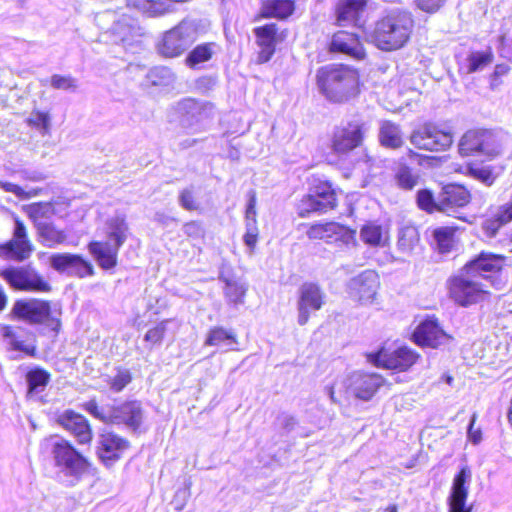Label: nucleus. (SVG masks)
<instances>
[{"label":"nucleus","mask_w":512,"mask_h":512,"mask_svg":"<svg viewBox=\"0 0 512 512\" xmlns=\"http://www.w3.org/2000/svg\"><path fill=\"white\" fill-rule=\"evenodd\" d=\"M499 52L501 57L512 62V37L506 32H502L499 37Z\"/></svg>","instance_id":"e2e57ef3"},{"label":"nucleus","mask_w":512,"mask_h":512,"mask_svg":"<svg viewBox=\"0 0 512 512\" xmlns=\"http://www.w3.org/2000/svg\"><path fill=\"white\" fill-rule=\"evenodd\" d=\"M324 298L325 295L319 285L312 282H305L301 285L297 303L299 325H305L311 314L321 309Z\"/></svg>","instance_id":"f3484780"},{"label":"nucleus","mask_w":512,"mask_h":512,"mask_svg":"<svg viewBox=\"0 0 512 512\" xmlns=\"http://www.w3.org/2000/svg\"><path fill=\"white\" fill-rule=\"evenodd\" d=\"M369 358L376 366L405 371L416 362L418 355L410 348L403 346L392 352L382 349L375 354H370Z\"/></svg>","instance_id":"a211bd4d"},{"label":"nucleus","mask_w":512,"mask_h":512,"mask_svg":"<svg viewBox=\"0 0 512 512\" xmlns=\"http://www.w3.org/2000/svg\"><path fill=\"white\" fill-rule=\"evenodd\" d=\"M0 275L15 289L24 291L49 292L50 284L31 267H10Z\"/></svg>","instance_id":"ddd939ff"},{"label":"nucleus","mask_w":512,"mask_h":512,"mask_svg":"<svg viewBox=\"0 0 512 512\" xmlns=\"http://www.w3.org/2000/svg\"><path fill=\"white\" fill-rule=\"evenodd\" d=\"M215 47L214 43H204L197 45L189 52L186 57V63L191 68H196L199 64L211 59Z\"/></svg>","instance_id":"4c0bfd02"},{"label":"nucleus","mask_w":512,"mask_h":512,"mask_svg":"<svg viewBox=\"0 0 512 512\" xmlns=\"http://www.w3.org/2000/svg\"><path fill=\"white\" fill-rule=\"evenodd\" d=\"M231 342L236 343V336L231 330H227L224 327L216 326L209 330L205 345L208 346H219L223 343Z\"/></svg>","instance_id":"37998d69"},{"label":"nucleus","mask_w":512,"mask_h":512,"mask_svg":"<svg viewBox=\"0 0 512 512\" xmlns=\"http://www.w3.org/2000/svg\"><path fill=\"white\" fill-rule=\"evenodd\" d=\"M120 248L110 241H92L88 244L89 252L104 270L113 269L117 265Z\"/></svg>","instance_id":"cd10ccee"},{"label":"nucleus","mask_w":512,"mask_h":512,"mask_svg":"<svg viewBox=\"0 0 512 512\" xmlns=\"http://www.w3.org/2000/svg\"><path fill=\"white\" fill-rule=\"evenodd\" d=\"M179 204L182 208L188 211L197 210L199 203L195 200L192 189H183L179 195Z\"/></svg>","instance_id":"bf43d9fd"},{"label":"nucleus","mask_w":512,"mask_h":512,"mask_svg":"<svg viewBox=\"0 0 512 512\" xmlns=\"http://www.w3.org/2000/svg\"><path fill=\"white\" fill-rule=\"evenodd\" d=\"M59 424L70 432L79 444H88L92 440V430L88 420L72 410L64 411L58 418Z\"/></svg>","instance_id":"5701e85b"},{"label":"nucleus","mask_w":512,"mask_h":512,"mask_svg":"<svg viewBox=\"0 0 512 512\" xmlns=\"http://www.w3.org/2000/svg\"><path fill=\"white\" fill-rule=\"evenodd\" d=\"M129 227L123 214H116L105 223L106 240L122 247L128 238Z\"/></svg>","instance_id":"c85d7f7f"},{"label":"nucleus","mask_w":512,"mask_h":512,"mask_svg":"<svg viewBox=\"0 0 512 512\" xmlns=\"http://www.w3.org/2000/svg\"><path fill=\"white\" fill-rule=\"evenodd\" d=\"M503 266V257L487 252H481L476 258L469 261L463 272L451 279L450 295L461 306H468L478 302L484 297L485 290L476 278L492 279L500 272Z\"/></svg>","instance_id":"f257e3e1"},{"label":"nucleus","mask_w":512,"mask_h":512,"mask_svg":"<svg viewBox=\"0 0 512 512\" xmlns=\"http://www.w3.org/2000/svg\"><path fill=\"white\" fill-rule=\"evenodd\" d=\"M379 141L386 148H400L404 143L400 126L389 120L382 121L379 129Z\"/></svg>","instance_id":"c756f323"},{"label":"nucleus","mask_w":512,"mask_h":512,"mask_svg":"<svg viewBox=\"0 0 512 512\" xmlns=\"http://www.w3.org/2000/svg\"><path fill=\"white\" fill-rule=\"evenodd\" d=\"M466 169L467 175L488 187L493 185L497 177L494 174V168L491 165L479 166L476 164H469Z\"/></svg>","instance_id":"a19ab883"},{"label":"nucleus","mask_w":512,"mask_h":512,"mask_svg":"<svg viewBox=\"0 0 512 512\" xmlns=\"http://www.w3.org/2000/svg\"><path fill=\"white\" fill-rule=\"evenodd\" d=\"M379 285L377 273L373 270H365L347 282L346 291L352 300L367 304L375 298Z\"/></svg>","instance_id":"2eb2a0df"},{"label":"nucleus","mask_w":512,"mask_h":512,"mask_svg":"<svg viewBox=\"0 0 512 512\" xmlns=\"http://www.w3.org/2000/svg\"><path fill=\"white\" fill-rule=\"evenodd\" d=\"M256 42L260 48L258 63L268 62L275 53L277 25L274 23L256 27L254 29Z\"/></svg>","instance_id":"bb28decb"},{"label":"nucleus","mask_w":512,"mask_h":512,"mask_svg":"<svg viewBox=\"0 0 512 512\" xmlns=\"http://www.w3.org/2000/svg\"><path fill=\"white\" fill-rule=\"evenodd\" d=\"M417 205L421 210L432 213L438 210V199L435 200L433 193L429 189H421L417 192Z\"/></svg>","instance_id":"603ef678"},{"label":"nucleus","mask_w":512,"mask_h":512,"mask_svg":"<svg viewBox=\"0 0 512 512\" xmlns=\"http://www.w3.org/2000/svg\"><path fill=\"white\" fill-rule=\"evenodd\" d=\"M169 322V319L162 320L156 326L149 329L144 336V340L150 343L152 346L160 345L164 339Z\"/></svg>","instance_id":"864d4df0"},{"label":"nucleus","mask_w":512,"mask_h":512,"mask_svg":"<svg viewBox=\"0 0 512 512\" xmlns=\"http://www.w3.org/2000/svg\"><path fill=\"white\" fill-rule=\"evenodd\" d=\"M493 60V55L490 51L487 52H473L467 57V72L475 73L482 70L485 66L490 64Z\"/></svg>","instance_id":"8fccbe9b"},{"label":"nucleus","mask_w":512,"mask_h":512,"mask_svg":"<svg viewBox=\"0 0 512 512\" xmlns=\"http://www.w3.org/2000/svg\"><path fill=\"white\" fill-rule=\"evenodd\" d=\"M383 378L376 373L354 372L340 385V398L335 396V388L327 387L328 395L332 402H340L341 398L348 400L355 397L361 400H370L377 390L383 385Z\"/></svg>","instance_id":"39448f33"},{"label":"nucleus","mask_w":512,"mask_h":512,"mask_svg":"<svg viewBox=\"0 0 512 512\" xmlns=\"http://www.w3.org/2000/svg\"><path fill=\"white\" fill-rule=\"evenodd\" d=\"M197 38V26L193 21L183 20L167 31L159 45V52L165 57H177L184 53Z\"/></svg>","instance_id":"1a4fd4ad"},{"label":"nucleus","mask_w":512,"mask_h":512,"mask_svg":"<svg viewBox=\"0 0 512 512\" xmlns=\"http://www.w3.org/2000/svg\"><path fill=\"white\" fill-rule=\"evenodd\" d=\"M248 201L245 210V229L250 232H259L257 226V212H256V193L250 190L247 194Z\"/></svg>","instance_id":"09e8293b"},{"label":"nucleus","mask_w":512,"mask_h":512,"mask_svg":"<svg viewBox=\"0 0 512 512\" xmlns=\"http://www.w3.org/2000/svg\"><path fill=\"white\" fill-rule=\"evenodd\" d=\"M397 185L404 190H412L418 183V175L406 165H401L395 173Z\"/></svg>","instance_id":"49530a36"},{"label":"nucleus","mask_w":512,"mask_h":512,"mask_svg":"<svg viewBox=\"0 0 512 512\" xmlns=\"http://www.w3.org/2000/svg\"><path fill=\"white\" fill-rule=\"evenodd\" d=\"M360 237L364 243L370 246L382 245V227L374 223H368L361 228Z\"/></svg>","instance_id":"de8ad7c7"},{"label":"nucleus","mask_w":512,"mask_h":512,"mask_svg":"<svg viewBox=\"0 0 512 512\" xmlns=\"http://www.w3.org/2000/svg\"><path fill=\"white\" fill-rule=\"evenodd\" d=\"M27 213L38 228L39 223H48V220L55 214V209L49 202H39L29 205Z\"/></svg>","instance_id":"e433bc0d"},{"label":"nucleus","mask_w":512,"mask_h":512,"mask_svg":"<svg viewBox=\"0 0 512 512\" xmlns=\"http://www.w3.org/2000/svg\"><path fill=\"white\" fill-rule=\"evenodd\" d=\"M330 49L358 60L365 57L364 47L355 32L343 30L336 32L332 37Z\"/></svg>","instance_id":"b1692460"},{"label":"nucleus","mask_w":512,"mask_h":512,"mask_svg":"<svg viewBox=\"0 0 512 512\" xmlns=\"http://www.w3.org/2000/svg\"><path fill=\"white\" fill-rule=\"evenodd\" d=\"M258 234H259V232L246 231L243 236V241H244L245 245L249 248L250 253L253 252V250L256 246V243L258 240Z\"/></svg>","instance_id":"774afa93"},{"label":"nucleus","mask_w":512,"mask_h":512,"mask_svg":"<svg viewBox=\"0 0 512 512\" xmlns=\"http://www.w3.org/2000/svg\"><path fill=\"white\" fill-rule=\"evenodd\" d=\"M37 233L42 245L48 248H55L64 244L67 240V234L64 230L58 229L53 223H39Z\"/></svg>","instance_id":"7c9ffc66"},{"label":"nucleus","mask_w":512,"mask_h":512,"mask_svg":"<svg viewBox=\"0 0 512 512\" xmlns=\"http://www.w3.org/2000/svg\"><path fill=\"white\" fill-rule=\"evenodd\" d=\"M323 231L327 242H341L350 245L355 242V231L336 222L324 223Z\"/></svg>","instance_id":"473e14b6"},{"label":"nucleus","mask_w":512,"mask_h":512,"mask_svg":"<svg viewBox=\"0 0 512 512\" xmlns=\"http://www.w3.org/2000/svg\"><path fill=\"white\" fill-rule=\"evenodd\" d=\"M1 336L7 342L10 349L23 352L28 356H35L36 347L33 345H26L17 336L16 328L10 325L1 326Z\"/></svg>","instance_id":"f704fd0d"},{"label":"nucleus","mask_w":512,"mask_h":512,"mask_svg":"<svg viewBox=\"0 0 512 512\" xmlns=\"http://www.w3.org/2000/svg\"><path fill=\"white\" fill-rule=\"evenodd\" d=\"M126 3L129 8L151 17L169 13L163 0H126Z\"/></svg>","instance_id":"72a5a7b5"},{"label":"nucleus","mask_w":512,"mask_h":512,"mask_svg":"<svg viewBox=\"0 0 512 512\" xmlns=\"http://www.w3.org/2000/svg\"><path fill=\"white\" fill-rule=\"evenodd\" d=\"M33 252V245L28 239L24 223L15 217V225L12 238L0 245V256L22 262L28 259Z\"/></svg>","instance_id":"4468645a"},{"label":"nucleus","mask_w":512,"mask_h":512,"mask_svg":"<svg viewBox=\"0 0 512 512\" xmlns=\"http://www.w3.org/2000/svg\"><path fill=\"white\" fill-rule=\"evenodd\" d=\"M317 84L329 101L343 103L358 94L359 75L351 67L330 64L318 70Z\"/></svg>","instance_id":"20e7f679"},{"label":"nucleus","mask_w":512,"mask_h":512,"mask_svg":"<svg viewBox=\"0 0 512 512\" xmlns=\"http://www.w3.org/2000/svg\"><path fill=\"white\" fill-rule=\"evenodd\" d=\"M83 406H84V409L89 414H91L93 417H95L96 419H98L104 423H109L110 417H111L112 406L99 407L97 402L94 399L86 402Z\"/></svg>","instance_id":"5fc2aeb1"},{"label":"nucleus","mask_w":512,"mask_h":512,"mask_svg":"<svg viewBox=\"0 0 512 512\" xmlns=\"http://www.w3.org/2000/svg\"><path fill=\"white\" fill-rule=\"evenodd\" d=\"M0 187L6 192L13 193L16 197H18L21 200L29 199L38 194V190L36 189H33L31 191H25L19 185L11 182L0 181Z\"/></svg>","instance_id":"4d7b16f0"},{"label":"nucleus","mask_w":512,"mask_h":512,"mask_svg":"<svg viewBox=\"0 0 512 512\" xmlns=\"http://www.w3.org/2000/svg\"><path fill=\"white\" fill-rule=\"evenodd\" d=\"M178 110L184 126L205 129L214 117L215 108L210 102L186 98L179 102Z\"/></svg>","instance_id":"f8f14e48"},{"label":"nucleus","mask_w":512,"mask_h":512,"mask_svg":"<svg viewBox=\"0 0 512 512\" xmlns=\"http://www.w3.org/2000/svg\"><path fill=\"white\" fill-rule=\"evenodd\" d=\"M147 80L153 86H169L174 82V74L168 67H154L149 70Z\"/></svg>","instance_id":"c03bdc74"},{"label":"nucleus","mask_w":512,"mask_h":512,"mask_svg":"<svg viewBox=\"0 0 512 512\" xmlns=\"http://www.w3.org/2000/svg\"><path fill=\"white\" fill-rule=\"evenodd\" d=\"M132 381L131 372L126 368H116L114 376H107L106 383L115 393L121 392Z\"/></svg>","instance_id":"a18cd8bd"},{"label":"nucleus","mask_w":512,"mask_h":512,"mask_svg":"<svg viewBox=\"0 0 512 512\" xmlns=\"http://www.w3.org/2000/svg\"><path fill=\"white\" fill-rule=\"evenodd\" d=\"M419 243V233L414 226H404L399 230L397 247L404 254H410Z\"/></svg>","instance_id":"c9c22d12"},{"label":"nucleus","mask_w":512,"mask_h":512,"mask_svg":"<svg viewBox=\"0 0 512 512\" xmlns=\"http://www.w3.org/2000/svg\"><path fill=\"white\" fill-rule=\"evenodd\" d=\"M458 150L462 156H480L492 160L502 153V145L492 131L475 129L461 137Z\"/></svg>","instance_id":"423d86ee"},{"label":"nucleus","mask_w":512,"mask_h":512,"mask_svg":"<svg viewBox=\"0 0 512 512\" xmlns=\"http://www.w3.org/2000/svg\"><path fill=\"white\" fill-rule=\"evenodd\" d=\"M414 21L409 12L393 9L376 21L371 41L383 51H394L408 42Z\"/></svg>","instance_id":"7ed1b4c3"},{"label":"nucleus","mask_w":512,"mask_h":512,"mask_svg":"<svg viewBox=\"0 0 512 512\" xmlns=\"http://www.w3.org/2000/svg\"><path fill=\"white\" fill-rule=\"evenodd\" d=\"M497 214L505 222V224L512 221V199L508 203L500 206Z\"/></svg>","instance_id":"69168bd1"},{"label":"nucleus","mask_w":512,"mask_h":512,"mask_svg":"<svg viewBox=\"0 0 512 512\" xmlns=\"http://www.w3.org/2000/svg\"><path fill=\"white\" fill-rule=\"evenodd\" d=\"M129 447V442L119 435L108 432L100 435L98 455L105 462L118 460L122 453Z\"/></svg>","instance_id":"393cba45"},{"label":"nucleus","mask_w":512,"mask_h":512,"mask_svg":"<svg viewBox=\"0 0 512 512\" xmlns=\"http://www.w3.org/2000/svg\"><path fill=\"white\" fill-rule=\"evenodd\" d=\"M454 232L450 227H439L433 231V240L440 253L450 252L454 244Z\"/></svg>","instance_id":"ea45409f"},{"label":"nucleus","mask_w":512,"mask_h":512,"mask_svg":"<svg viewBox=\"0 0 512 512\" xmlns=\"http://www.w3.org/2000/svg\"><path fill=\"white\" fill-rule=\"evenodd\" d=\"M51 314L49 301L25 298L16 300L10 310V318L30 325L43 324Z\"/></svg>","instance_id":"9b49d317"},{"label":"nucleus","mask_w":512,"mask_h":512,"mask_svg":"<svg viewBox=\"0 0 512 512\" xmlns=\"http://www.w3.org/2000/svg\"><path fill=\"white\" fill-rule=\"evenodd\" d=\"M145 418L142 403L138 400H129L112 406L109 424L124 425L129 430L138 432Z\"/></svg>","instance_id":"dca6fc26"},{"label":"nucleus","mask_w":512,"mask_h":512,"mask_svg":"<svg viewBox=\"0 0 512 512\" xmlns=\"http://www.w3.org/2000/svg\"><path fill=\"white\" fill-rule=\"evenodd\" d=\"M368 0H340L336 6V21L339 26L360 27V16Z\"/></svg>","instance_id":"a878e982"},{"label":"nucleus","mask_w":512,"mask_h":512,"mask_svg":"<svg viewBox=\"0 0 512 512\" xmlns=\"http://www.w3.org/2000/svg\"><path fill=\"white\" fill-rule=\"evenodd\" d=\"M29 393L42 392L50 381V374L42 368H34L26 375Z\"/></svg>","instance_id":"58836bf2"},{"label":"nucleus","mask_w":512,"mask_h":512,"mask_svg":"<svg viewBox=\"0 0 512 512\" xmlns=\"http://www.w3.org/2000/svg\"><path fill=\"white\" fill-rule=\"evenodd\" d=\"M29 126L36 128L42 134H45L50 129V115L46 112L33 111L27 119Z\"/></svg>","instance_id":"3c124183"},{"label":"nucleus","mask_w":512,"mask_h":512,"mask_svg":"<svg viewBox=\"0 0 512 512\" xmlns=\"http://www.w3.org/2000/svg\"><path fill=\"white\" fill-rule=\"evenodd\" d=\"M471 470L464 466L454 476L448 497L449 512H471L472 507L466 504L471 483Z\"/></svg>","instance_id":"aec40b11"},{"label":"nucleus","mask_w":512,"mask_h":512,"mask_svg":"<svg viewBox=\"0 0 512 512\" xmlns=\"http://www.w3.org/2000/svg\"><path fill=\"white\" fill-rule=\"evenodd\" d=\"M505 225V222L496 213L493 217L486 219L483 223V229L489 237H494L501 226Z\"/></svg>","instance_id":"680f3d73"},{"label":"nucleus","mask_w":512,"mask_h":512,"mask_svg":"<svg viewBox=\"0 0 512 512\" xmlns=\"http://www.w3.org/2000/svg\"><path fill=\"white\" fill-rule=\"evenodd\" d=\"M410 142L420 150L443 152L451 147L453 134L449 129H444L437 124L428 122L412 132Z\"/></svg>","instance_id":"6e6552de"},{"label":"nucleus","mask_w":512,"mask_h":512,"mask_svg":"<svg viewBox=\"0 0 512 512\" xmlns=\"http://www.w3.org/2000/svg\"><path fill=\"white\" fill-rule=\"evenodd\" d=\"M412 336L417 345L431 348H438L446 344L450 339L435 318H426L422 321Z\"/></svg>","instance_id":"412c9836"},{"label":"nucleus","mask_w":512,"mask_h":512,"mask_svg":"<svg viewBox=\"0 0 512 512\" xmlns=\"http://www.w3.org/2000/svg\"><path fill=\"white\" fill-rule=\"evenodd\" d=\"M471 196L468 190L461 185L450 184L443 188L438 196V211L447 215L455 214L458 208L466 206Z\"/></svg>","instance_id":"4be33fe9"},{"label":"nucleus","mask_w":512,"mask_h":512,"mask_svg":"<svg viewBox=\"0 0 512 512\" xmlns=\"http://www.w3.org/2000/svg\"><path fill=\"white\" fill-rule=\"evenodd\" d=\"M368 124L360 118L341 123L333 130L331 149L338 155H345L362 145Z\"/></svg>","instance_id":"0eeeda50"},{"label":"nucleus","mask_w":512,"mask_h":512,"mask_svg":"<svg viewBox=\"0 0 512 512\" xmlns=\"http://www.w3.org/2000/svg\"><path fill=\"white\" fill-rule=\"evenodd\" d=\"M45 447L52 457L57 480L65 486L76 485L88 472L90 463L68 440L53 436Z\"/></svg>","instance_id":"f03ea898"},{"label":"nucleus","mask_w":512,"mask_h":512,"mask_svg":"<svg viewBox=\"0 0 512 512\" xmlns=\"http://www.w3.org/2000/svg\"><path fill=\"white\" fill-rule=\"evenodd\" d=\"M279 421H280L281 427L284 430H286L287 432L292 431L295 428L296 424H297L296 419L293 416L287 415V414H283L279 418Z\"/></svg>","instance_id":"338daca9"},{"label":"nucleus","mask_w":512,"mask_h":512,"mask_svg":"<svg viewBox=\"0 0 512 512\" xmlns=\"http://www.w3.org/2000/svg\"><path fill=\"white\" fill-rule=\"evenodd\" d=\"M184 234L192 239H201L204 237L205 230L198 221H190L183 225Z\"/></svg>","instance_id":"052dcab7"},{"label":"nucleus","mask_w":512,"mask_h":512,"mask_svg":"<svg viewBox=\"0 0 512 512\" xmlns=\"http://www.w3.org/2000/svg\"><path fill=\"white\" fill-rule=\"evenodd\" d=\"M295 10V0H264L262 14L266 18L286 19Z\"/></svg>","instance_id":"2f4dec72"},{"label":"nucleus","mask_w":512,"mask_h":512,"mask_svg":"<svg viewBox=\"0 0 512 512\" xmlns=\"http://www.w3.org/2000/svg\"><path fill=\"white\" fill-rule=\"evenodd\" d=\"M337 205L336 193L328 182L315 185L312 192L305 195L298 204L300 217H307L312 212L326 213Z\"/></svg>","instance_id":"9d476101"},{"label":"nucleus","mask_w":512,"mask_h":512,"mask_svg":"<svg viewBox=\"0 0 512 512\" xmlns=\"http://www.w3.org/2000/svg\"><path fill=\"white\" fill-rule=\"evenodd\" d=\"M224 282V294L227 300L234 305L242 304L244 302V296L246 294L247 287L241 282L226 278Z\"/></svg>","instance_id":"79ce46f5"},{"label":"nucleus","mask_w":512,"mask_h":512,"mask_svg":"<svg viewBox=\"0 0 512 512\" xmlns=\"http://www.w3.org/2000/svg\"><path fill=\"white\" fill-rule=\"evenodd\" d=\"M447 0H416L418 7L429 13L439 10Z\"/></svg>","instance_id":"0e129e2a"},{"label":"nucleus","mask_w":512,"mask_h":512,"mask_svg":"<svg viewBox=\"0 0 512 512\" xmlns=\"http://www.w3.org/2000/svg\"><path fill=\"white\" fill-rule=\"evenodd\" d=\"M50 265L59 273H68L79 278L94 275L92 264L77 254L55 253L50 257Z\"/></svg>","instance_id":"6ab92c4d"},{"label":"nucleus","mask_w":512,"mask_h":512,"mask_svg":"<svg viewBox=\"0 0 512 512\" xmlns=\"http://www.w3.org/2000/svg\"><path fill=\"white\" fill-rule=\"evenodd\" d=\"M131 29V26L123 23V21H116L110 31L114 35V41L116 43L121 42L124 44L129 40Z\"/></svg>","instance_id":"13d9d810"},{"label":"nucleus","mask_w":512,"mask_h":512,"mask_svg":"<svg viewBox=\"0 0 512 512\" xmlns=\"http://www.w3.org/2000/svg\"><path fill=\"white\" fill-rule=\"evenodd\" d=\"M50 84L54 89L72 92L78 87L77 79L70 75L54 74L50 78Z\"/></svg>","instance_id":"6e6d98bb"}]
</instances>
